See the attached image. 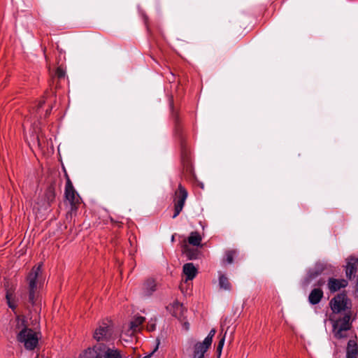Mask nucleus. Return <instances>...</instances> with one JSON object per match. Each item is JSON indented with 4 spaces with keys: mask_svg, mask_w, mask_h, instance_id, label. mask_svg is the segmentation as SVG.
Wrapping results in <instances>:
<instances>
[{
    "mask_svg": "<svg viewBox=\"0 0 358 358\" xmlns=\"http://www.w3.org/2000/svg\"><path fill=\"white\" fill-rule=\"evenodd\" d=\"M350 311L346 313L343 317L336 320L333 324V334L336 339L349 337V331L352 328Z\"/></svg>",
    "mask_w": 358,
    "mask_h": 358,
    "instance_id": "obj_4",
    "label": "nucleus"
},
{
    "mask_svg": "<svg viewBox=\"0 0 358 358\" xmlns=\"http://www.w3.org/2000/svg\"><path fill=\"white\" fill-rule=\"evenodd\" d=\"M83 358H122V351L115 346L105 343H97L87 348L83 355Z\"/></svg>",
    "mask_w": 358,
    "mask_h": 358,
    "instance_id": "obj_3",
    "label": "nucleus"
},
{
    "mask_svg": "<svg viewBox=\"0 0 358 358\" xmlns=\"http://www.w3.org/2000/svg\"><path fill=\"white\" fill-rule=\"evenodd\" d=\"M64 196L66 199L69 202L71 205V210H76L77 205L79 203L80 196L74 189L73 184L68 176H66Z\"/></svg>",
    "mask_w": 358,
    "mask_h": 358,
    "instance_id": "obj_9",
    "label": "nucleus"
},
{
    "mask_svg": "<svg viewBox=\"0 0 358 358\" xmlns=\"http://www.w3.org/2000/svg\"><path fill=\"white\" fill-rule=\"evenodd\" d=\"M324 296L323 291L317 287L314 288L308 296V301L312 305L318 304Z\"/></svg>",
    "mask_w": 358,
    "mask_h": 358,
    "instance_id": "obj_17",
    "label": "nucleus"
},
{
    "mask_svg": "<svg viewBox=\"0 0 358 358\" xmlns=\"http://www.w3.org/2000/svg\"><path fill=\"white\" fill-rule=\"evenodd\" d=\"M182 272L186 276V281L192 280L196 277L197 269L192 263H187L183 265Z\"/></svg>",
    "mask_w": 358,
    "mask_h": 358,
    "instance_id": "obj_16",
    "label": "nucleus"
},
{
    "mask_svg": "<svg viewBox=\"0 0 358 358\" xmlns=\"http://www.w3.org/2000/svg\"><path fill=\"white\" fill-rule=\"evenodd\" d=\"M215 333V329H212L202 342H196L194 345L192 358H205V353L211 346Z\"/></svg>",
    "mask_w": 358,
    "mask_h": 358,
    "instance_id": "obj_6",
    "label": "nucleus"
},
{
    "mask_svg": "<svg viewBox=\"0 0 358 358\" xmlns=\"http://www.w3.org/2000/svg\"><path fill=\"white\" fill-rule=\"evenodd\" d=\"M348 285V282L345 279L329 278L327 282V287L331 293L338 292L341 288L346 287Z\"/></svg>",
    "mask_w": 358,
    "mask_h": 358,
    "instance_id": "obj_11",
    "label": "nucleus"
},
{
    "mask_svg": "<svg viewBox=\"0 0 358 358\" xmlns=\"http://www.w3.org/2000/svg\"><path fill=\"white\" fill-rule=\"evenodd\" d=\"M237 255L236 250H228L225 252L222 259L223 264H231L234 262V258Z\"/></svg>",
    "mask_w": 358,
    "mask_h": 358,
    "instance_id": "obj_22",
    "label": "nucleus"
},
{
    "mask_svg": "<svg viewBox=\"0 0 358 358\" xmlns=\"http://www.w3.org/2000/svg\"><path fill=\"white\" fill-rule=\"evenodd\" d=\"M42 264L35 266L27 277L28 283L29 302L34 305L43 285Z\"/></svg>",
    "mask_w": 358,
    "mask_h": 358,
    "instance_id": "obj_2",
    "label": "nucleus"
},
{
    "mask_svg": "<svg viewBox=\"0 0 358 358\" xmlns=\"http://www.w3.org/2000/svg\"><path fill=\"white\" fill-rule=\"evenodd\" d=\"M145 317L140 315H136L131 321L129 327L132 333L136 332L140 329L141 325L144 322Z\"/></svg>",
    "mask_w": 358,
    "mask_h": 358,
    "instance_id": "obj_19",
    "label": "nucleus"
},
{
    "mask_svg": "<svg viewBox=\"0 0 358 358\" xmlns=\"http://www.w3.org/2000/svg\"><path fill=\"white\" fill-rule=\"evenodd\" d=\"M157 289V283L152 278L147 279L142 285L141 295L144 297L150 296Z\"/></svg>",
    "mask_w": 358,
    "mask_h": 358,
    "instance_id": "obj_12",
    "label": "nucleus"
},
{
    "mask_svg": "<svg viewBox=\"0 0 358 358\" xmlns=\"http://www.w3.org/2000/svg\"><path fill=\"white\" fill-rule=\"evenodd\" d=\"M219 286L221 289L225 290L231 289V283L229 282L227 276L222 274L221 272H219Z\"/></svg>",
    "mask_w": 358,
    "mask_h": 358,
    "instance_id": "obj_21",
    "label": "nucleus"
},
{
    "mask_svg": "<svg viewBox=\"0 0 358 358\" xmlns=\"http://www.w3.org/2000/svg\"><path fill=\"white\" fill-rule=\"evenodd\" d=\"M45 103V101H40L38 104V106H37V109H36V112L38 113V110L42 108V106H43V104Z\"/></svg>",
    "mask_w": 358,
    "mask_h": 358,
    "instance_id": "obj_28",
    "label": "nucleus"
},
{
    "mask_svg": "<svg viewBox=\"0 0 358 358\" xmlns=\"http://www.w3.org/2000/svg\"><path fill=\"white\" fill-rule=\"evenodd\" d=\"M184 326H185V327L186 330H188V329H189V323H188V322H185V323H184Z\"/></svg>",
    "mask_w": 358,
    "mask_h": 358,
    "instance_id": "obj_31",
    "label": "nucleus"
},
{
    "mask_svg": "<svg viewBox=\"0 0 358 358\" xmlns=\"http://www.w3.org/2000/svg\"><path fill=\"white\" fill-rule=\"evenodd\" d=\"M154 329H155V324H152V325L150 326V331H152V330H154Z\"/></svg>",
    "mask_w": 358,
    "mask_h": 358,
    "instance_id": "obj_32",
    "label": "nucleus"
},
{
    "mask_svg": "<svg viewBox=\"0 0 358 358\" xmlns=\"http://www.w3.org/2000/svg\"><path fill=\"white\" fill-rule=\"evenodd\" d=\"M55 189L53 185H49L44 193V202L42 204V206L47 209L48 207L51 206V204L55 201Z\"/></svg>",
    "mask_w": 358,
    "mask_h": 358,
    "instance_id": "obj_13",
    "label": "nucleus"
},
{
    "mask_svg": "<svg viewBox=\"0 0 358 358\" xmlns=\"http://www.w3.org/2000/svg\"><path fill=\"white\" fill-rule=\"evenodd\" d=\"M93 338L98 343L110 342L113 338V329L110 322H102L94 330Z\"/></svg>",
    "mask_w": 358,
    "mask_h": 358,
    "instance_id": "obj_5",
    "label": "nucleus"
},
{
    "mask_svg": "<svg viewBox=\"0 0 358 358\" xmlns=\"http://www.w3.org/2000/svg\"><path fill=\"white\" fill-rule=\"evenodd\" d=\"M188 196L187 190L182 185L179 184L178 189L175 192L174 203V213L172 217L176 218L182 210L185 201Z\"/></svg>",
    "mask_w": 358,
    "mask_h": 358,
    "instance_id": "obj_7",
    "label": "nucleus"
},
{
    "mask_svg": "<svg viewBox=\"0 0 358 358\" xmlns=\"http://www.w3.org/2000/svg\"><path fill=\"white\" fill-rule=\"evenodd\" d=\"M357 259L350 257L348 259L347 264L345 266V275L350 280L355 275L357 271Z\"/></svg>",
    "mask_w": 358,
    "mask_h": 358,
    "instance_id": "obj_15",
    "label": "nucleus"
},
{
    "mask_svg": "<svg viewBox=\"0 0 358 358\" xmlns=\"http://www.w3.org/2000/svg\"><path fill=\"white\" fill-rule=\"evenodd\" d=\"M36 142H37L38 146H40L41 145V140H40V136L39 135L36 136Z\"/></svg>",
    "mask_w": 358,
    "mask_h": 358,
    "instance_id": "obj_30",
    "label": "nucleus"
},
{
    "mask_svg": "<svg viewBox=\"0 0 358 358\" xmlns=\"http://www.w3.org/2000/svg\"><path fill=\"white\" fill-rule=\"evenodd\" d=\"M6 299L8 307L13 310H15V309L16 308V304L13 301L11 300L10 294L8 292H7L6 294Z\"/></svg>",
    "mask_w": 358,
    "mask_h": 358,
    "instance_id": "obj_23",
    "label": "nucleus"
},
{
    "mask_svg": "<svg viewBox=\"0 0 358 358\" xmlns=\"http://www.w3.org/2000/svg\"><path fill=\"white\" fill-rule=\"evenodd\" d=\"M355 294L358 295V275L357 276L356 280H355Z\"/></svg>",
    "mask_w": 358,
    "mask_h": 358,
    "instance_id": "obj_27",
    "label": "nucleus"
},
{
    "mask_svg": "<svg viewBox=\"0 0 358 358\" xmlns=\"http://www.w3.org/2000/svg\"><path fill=\"white\" fill-rule=\"evenodd\" d=\"M186 255L189 259H195L197 257V252L196 251L187 250Z\"/></svg>",
    "mask_w": 358,
    "mask_h": 358,
    "instance_id": "obj_26",
    "label": "nucleus"
},
{
    "mask_svg": "<svg viewBox=\"0 0 358 358\" xmlns=\"http://www.w3.org/2000/svg\"><path fill=\"white\" fill-rule=\"evenodd\" d=\"M201 236L197 231H192L188 237V243L194 246H199L201 245Z\"/></svg>",
    "mask_w": 358,
    "mask_h": 358,
    "instance_id": "obj_20",
    "label": "nucleus"
},
{
    "mask_svg": "<svg viewBox=\"0 0 358 358\" xmlns=\"http://www.w3.org/2000/svg\"><path fill=\"white\" fill-rule=\"evenodd\" d=\"M171 241H174V236H172V237H171Z\"/></svg>",
    "mask_w": 358,
    "mask_h": 358,
    "instance_id": "obj_34",
    "label": "nucleus"
},
{
    "mask_svg": "<svg viewBox=\"0 0 358 358\" xmlns=\"http://www.w3.org/2000/svg\"><path fill=\"white\" fill-rule=\"evenodd\" d=\"M50 111V110H46V115L49 114Z\"/></svg>",
    "mask_w": 358,
    "mask_h": 358,
    "instance_id": "obj_33",
    "label": "nucleus"
},
{
    "mask_svg": "<svg viewBox=\"0 0 358 358\" xmlns=\"http://www.w3.org/2000/svg\"><path fill=\"white\" fill-rule=\"evenodd\" d=\"M332 266L326 262H317L314 266L310 268L307 273L306 278V282L309 283L311 280L316 278L322 274L326 273L327 271H331Z\"/></svg>",
    "mask_w": 358,
    "mask_h": 358,
    "instance_id": "obj_10",
    "label": "nucleus"
},
{
    "mask_svg": "<svg viewBox=\"0 0 358 358\" xmlns=\"http://www.w3.org/2000/svg\"><path fill=\"white\" fill-rule=\"evenodd\" d=\"M324 282H325V281L324 280L320 279L317 281L316 285L320 287V286H322L324 284Z\"/></svg>",
    "mask_w": 358,
    "mask_h": 358,
    "instance_id": "obj_29",
    "label": "nucleus"
},
{
    "mask_svg": "<svg viewBox=\"0 0 358 358\" xmlns=\"http://www.w3.org/2000/svg\"><path fill=\"white\" fill-rule=\"evenodd\" d=\"M173 316L177 318H181L183 316L184 307L182 303L178 301H174L168 307Z\"/></svg>",
    "mask_w": 358,
    "mask_h": 358,
    "instance_id": "obj_18",
    "label": "nucleus"
},
{
    "mask_svg": "<svg viewBox=\"0 0 358 358\" xmlns=\"http://www.w3.org/2000/svg\"><path fill=\"white\" fill-rule=\"evenodd\" d=\"M17 341L22 344L27 350H33L38 343V337L36 331L29 328L23 317L17 316L13 329Z\"/></svg>",
    "mask_w": 358,
    "mask_h": 358,
    "instance_id": "obj_1",
    "label": "nucleus"
},
{
    "mask_svg": "<svg viewBox=\"0 0 358 358\" xmlns=\"http://www.w3.org/2000/svg\"><path fill=\"white\" fill-rule=\"evenodd\" d=\"M55 74L58 78H63L65 76V71L59 66L57 69Z\"/></svg>",
    "mask_w": 358,
    "mask_h": 358,
    "instance_id": "obj_25",
    "label": "nucleus"
},
{
    "mask_svg": "<svg viewBox=\"0 0 358 358\" xmlns=\"http://www.w3.org/2000/svg\"><path fill=\"white\" fill-rule=\"evenodd\" d=\"M225 337L224 336L220 340L217 346V352L218 355L220 356L222 353V350L224 344Z\"/></svg>",
    "mask_w": 358,
    "mask_h": 358,
    "instance_id": "obj_24",
    "label": "nucleus"
},
{
    "mask_svg": "<svg viewBox=\"0 0 358 358\" xmlns=\"http://www.w3.org/2000/svg\"><path fill=\"white\" fill-rule=\"evenodd\" d=\"M329 304L334 313H339L351 308V301L345 293L338 294L331 299Z\"/></svg>",
    "mask_w": 358,
    "mask_h": 358,
    "instance_id": "obj_8",
    "label": "nucleus"
},
{
    "mask_svg": "<svg viewBox=\"0 0 358 358\" xmlns=\"http://www.w3.org/2000/svg\"><path fill=\"white\" fill-rule=\"evenodd\" d=\"M357 264H358V258H357Z\"/></svg>",
    "mask_w": 358,
    "mask_h": 358,
    "instance_id": "obj_35",
    "label": "nucleus"
},
{
    "mask_svg": "<svg viewBox=\"0 0 358 358\" xmlns=\"http://www.w3.org/2000/svg\"><path fill=\"white\" fill-rule=\"evenodd\" d=\"M358 356V345L357 342V336L350 338L346 348V358H357Z\"/></svg>",
    "mask_w": 358,
    "mask_h": 358,
    "instance_id": "obj_14",
    "label": "nucleus"
}]
</instances>
